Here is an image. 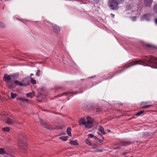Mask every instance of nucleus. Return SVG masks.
I'll use <instances>...</instances> for the list:
<instances>
[{
  "label": "nucleus",
  "mask_w": 157,
  "mask_h": 157,
  "mask_svg": "<svg viewBox=\"0 0 157 157\" xmlns=\"http://www.w3.org/2000/svg\"><path fill=\"white\" fill-rule=\"evenodd\" d=\"M124 0H109L108 5L109 8L112 10H116L119 8V5L124 3Z\"/></svg>",
  "instance_id": "1"
},
{
  "label": "nucleus",
  "mask_w": 157,
  "mask_h": 157,
  "mask_svg": "<svg viewBox=\"0 0 157 157\" xmlns=\"http://www.w3.org/2000/svg\"><path fill=\"white\" fill-rule=\"evenodd\" d=\"M86 120L87 122H86L84 119L81 118L79 121V124L84 125L86 129L90 128L93 126L92 119L90 117L88 116L86 117Z\"/></svg>",
  "instance_id": "2"
},
{
  "label": "nucleus",
  "mask_w": 157,
  "mask_h": 157,
  "mask_svg": "<svg viewBox=\"0 0 157 157\" xmlns=\"http://www.w3.org/2000/svg\"><path fill=\"white\" fill-rule=\"evenodd\" d=\"M144 59L145 62L152 64L154 68H157V62L156 61L157 60V58L151 56H146Z\"/></svg>",
  "instance_id": "3"
},
{
  "label": "nucleus",
  "mask_w": 157,
  "mask_h": 157,
  "mask_svg": "<svg viewBox=\"0 0 157 157\" xmlns=\"http://www.w3.org/2000/svg\"><path fill=\"white\" fill-rule=\"evenodd\" d=\"M26 139L25 138H24L22 137L21 138H20L18 140V146L19 147H23L25 144H26L25 143Z\"/></svg>",
  "instance_id": "4"
},
{
  "label": "nucleus",
  "mask_w": 157,
  "mask_h": 157,
  "mask_svg": "<svg viewBox=\"0 0 157 157\" xmlns=\"http://www.w3.org/2000/svg\"><path fill=\"white\" fill-rule=\"evenodd\" d=\"M51 25H52L53 29L55 32L58 33L60 32V28L59 26L56 24L51 23Z\"/></svg>",
  "instance_id": "5"
},
{
  "label": "nucleus",
  "mask_w": 157,
  "mask_h": 157,
  "mask_svg": "<svg viewBox=\"0 0 157 157\" xmlns=\"http://www.w3.org/2000/svg\"><path fill=\"white\" fill-rule=\"evenodd\" d=\"M16 121L14 118L12 119L10 118H6L5 120V123L9 125L12 124L13 123L15 122Z\"/></svg>",
  "instance_id": "6"
},
{
  "label": "nucleus",
  "mask_w": 157,
  "mask_h": 157,
  "mask_svg": "<svg viewBox=\"0 0 157 157\" xmlns=\"http://www.w3.org/2000/svg\"><path fill=\"white\" fill-rule=\"evenodd\" d=\"M18 76V75L17 74H13L10 75V82H14L15 80L17 78Z\"/></svg>",
  "instance_id": "7"
},
{
  "label": "nucleus",
  "mask_w": 157,
  "mask_h": 157,
  "mask_svg": "<svg viewBox=\"0 0 157 157\" xmlns=\"http://www.w3.org/2000/svg\"><path fill=\"white\" fill-rule=\"evenodd\" d=\"M153 2L152 0H144V4L145 6L150 7Z\"/></svg>",
  "instance_id": "8"
},
{
  "label": "nucleus",
  "mask_w": 157,
  "mask_h": 157,
  "mask_svg": "<svg viewBox=\"0 0 157 157\" xmlns=\"http://www.w3.org/2000/svg\"><path fill=\"white\" fill-rule=\"evenodd\" d=\"M10 75H8L6 74H4V76L3 77V80L7 83L9 82V81L10 82Z\"/></svg>",
  "instance_id": "9"
},
{
  "label": "nucleus",
  "mask_w": 157,
  "mask_h": 157,
  "mask_svg": "<svg viewBox=\"0 0 157 157\" xmlns=\"http://www.w3.org/2000/svg\"><path fill=\"white\" fill-rule=\"evenodd\" d=\"M134 64H132L131 66H133L136 64H141L144 65H145V63L144 61L141 60H136L134 62Z\"/></svg>",
  "instance_id": "10"
},
{
  "label": "nucleus",
  "mask_w": 157,
  "mask_h": 157,
  "mask_svg": "<svg viewBox=\"0 0 157 157\" xmlns=\"http://www.w3.org/2000/svg\"><path fill=\"white\" fill-rule=\"evenodd\" d=\"M98 146L96 145L95 144H94L92 145V148L94 149V151L96 152H101L102 150H99L98 149Z\"/></svg>",
  "instance_id": "11"
},
{
  "label": "nucleus",
  "mask_w": 157,
  "mask_h": 157,
  "mask_svg": "<svg viewBox=\"0 0 157 157\" xmlns=\"http://www.w3.org/2000/svg\"><path fill=\"white\" fill-rule=\"evenodd\" d=\"M98 130L103 135H105L106 133V132L104 131L103 127L102 126H100L98 128Z\"/></svg>",
  "instance_id": "12"
},
{
  "label": "nucleus",
  "mask_w": 157,
  "mask_h": 157,
  "mask_svg": "<svg viewBox=\"0 0 157 157\" xmlns=\"http://www.w3.org/2000/svg\"><path fill=\"white\" fill-rule=\"evenodd\" d=\"M150 15V14H146L143 16L142 19L143 20H149Z\"/></svg>",
  "instance_id": "13"
},
{
  "label": "nucleus",
  "mask_w": 157,
  "mask_h": 157,
  "mask_svg": "<svg viewBox=\"0 0 157 157\" xmlns=\"http://www.w3.org/2000/svg\"><path fill=\"white\" fill-rule=\"evenodd\" d=\"M35 92L33 91L31 93H29L27 94L26 96L27 97H30V98H33L35 95Z\"/></svg>",
  "instance_id": "14"
},
{
  "label": "nucleus",
  "mask_w": 157,
  "mask_h": 157,
  "mask_svg": "<svg viewBox=\"0 0 157 157\" xmlns=\"http://www.w3.org/2000/svg\"><path fill=\"white\" fill-rule=\"evenodd\" d=\"M122 144L124 145H128L131 143L129 140H124L121 142Z\"/></svg>",
  "instance_id": "15"
},
{
  "label": "nucleus",
  "mask_w": 157,
  "mask_h": 157,
  "mask_svg": "<svg viewBox=\"0 0 157 157\" xmlns=\"http://www.w3.org/2000/svg\"><path fill=\"white\" fill-rule=\"evenodd\" d=\"M13 82H8L7 86L9 89H12L14 88V86L13 85L12 83Z\"/></svg>",
  "instance_id": "16"
},
{
  "label": "nucleus",
  "mask_w": 157,
  "mask_h": 157,
  "mask_svg": "<svg viewBox=\"0 0 157 157\" xmlns=\"http://www.w3.org/2000/svg\"><path fill=\"white\" fill-rule=\"evenodd\" d=\"M70 144L71 145H78L77 141L76 140L71 141L70 142Z\"/></svg>",
  "instance_id": "17"
},
{
  "label": "nucleus",
  "mask_w": 157,
  "mask_h": 157,
  "mask_svg": "<svg viewBox=\"0 0 157 157\" xmlns=\"http://www.w3.org/2000/svg\"><path fill=\"white\" fill-rule=\"evenodd\" d=\"M14 84L17 85H19L20 86H22L23 85V84L22 83L17 80L14 81Z\"/></svg>",
  "instance_id": "18"
},
{
  "label": "nucleus",
  "mask_w": 157,
  "mask_h": 157,
  "mask_svg": "<svg viewBox=\"0 0 157 157\" xmlns=\"http://www.w3.org/2000/svg\"><path fill=\"white\" fill-rule=\"evenodd\" d=\"M71 129L70 128L68 127L67 128V132L68 135L69 136H71Z\"/></svg>",
  "instance_id": "19"
},
{
  "label": "nucleus",
  "mask_w": 157,
  "mask_h": 157,
  "mask_svg": "<svg viewBox=\"0 0 157 157\" xmlns=\"http://www.w3.org/2000/svg\"><path fill=\"white\" fill-rule=\"evenodd\" d=\"M67 136H63L60 137L59 139L63 141H65L67 140Z\"/></svg>",
  "instance_id": "20"
},
{
  "label": "nucleus",
  "mask_w": 157,
  "mask_h": 157,
  "mask_svg": "<svg viewBox=\"0 0 157 157\" xmlns=\"http://www.w3.org/2000/svg\"><path fill=\"white\" fill-rule=\"evenodd\" d=\"M2 130L3 131L8 132L10 130V128L8 127H4L2 128Z\"/></svg>",
  "instance_id": "21"
},
{
  "label": "nucleus",
  "mask_w": 157,
  "mask_h": 157,
  "mask_svg": "<svg viewBox=\"0 0 157 157\" xmlns=\"http://www.w3.org/2000/svg\"><path fill=\"white\" fill-rule=\"evenodd\" d=\"M85 142L87 144H88L90 146L91 145V142L88 139H86L85 140Z\"/></svg>",
  "instance_id": "22"
},
{
  "label": "nucleus",
  "mask_w": 157,
  "mask_h": 157,
  "mask_svg": "<svg viewBox=\"0 0 157 157\" xmlns=\"http://www.w3.org/2000/svg\"><path fill=\"white\" fill-rule=\"evenodd\" d=\"M30 78H31V83L33 84H36V80L34 79L31 77Z\"/></svg>",
  "instance_id": "23"
},
{
  "label": "nucleus",
  "mask_w": 157,
  "mask_h": 157,
  "mask_svg": "<svg viewBox=\"0 0 157 157\" xmlns=\"http://www.w3.org/2000/svg\"><path fill=\"white\" fill-rule=\"evenodd\" d=\"M151 106L152 105H146V104H145V105L144 106H142L141 107V108L143 109L147 108Z\"/></svg>",
  "instance_id": "24"
},
{
  "label": "nucleus",
  "mask_w": 157,
  "mask_h": 157,
  "mask_svg": "<svg viewBox=\"0 0 157 157\" xmlns=\"http://www.w3.org/2000/svg\"><path fill=\"white\" fill-rule=\"evenodd\" d=\"M40 123L42 126L43 127H45L46 126L45 123L43 121L41 120H40Z\"/></svg>",
  "instance_id": "25"
},
{
  "label": "nucleus",
  "mask_w": 157,
  "mask_h": 157,
  "mask_svg": "<svg viewBox=\"0 0 157 157\" xmlns=\"http://www.w3.org/2000/svg\"><path fill=\"white\" fill-rule=\"evenodd\" d=\"M16 96H17V94H16L13 93H11V98L12 99L16 97Z\"/></svg>",
  "instance_id": "26"
},
{
  "label": "nucleus",
  "mask_w": 157,
  "mask_h": 157,
  "mask_svg": "<svg viewBox=\"0 0 157 157\" xmlns=\"http://www.w3.org/2000/svg\"><path fill=\"white\" fill-rule=\"evenodd\" d=\"M17 100H22V101H27L28 100L26 98H17Z\"/></svg>",
  "instance_id": "27"
},
{
  "label": "nucleus",
  "mask_w": 157,
  "mask_h": 157,
  "mask_svg": "<svg viewBox=\"0 0 157 157\" xmlns=\"http://www.w3.org/2000/svg\"><path fill=\"white\" fill-rule=\"evenodd\" d=\"M40 71L39 70H37V71L36 74V75L37 77H39L40 76Z\"/></svg>",
  "instance_id": "28"
},
{
  "label": "nucleus",
  "mask_w": 157,
  "mask_h": 157,
  "mask_svg": "<svg viewBox=\"0 0 157 157\" xmlns=\"http://www.w3.org/2000/svg\"><path fill=\"white\" fill-rule=\"evenodd\" d=\"M5 153L4 150L3 148H0V154H3Z\"/></svg>",
  "instance_id": "29"
},
{
  "label": "nucleus",
  "mask_w": 157,
  "mask_h": 157,
  "mask_svg": "<svg viewBox=\"0 0 157 157\" xmlns=\"http://www.w3.org/2000/svg\"><path fill=\"white\" fill-rule=\"evenodd\" d=\"M144 111H141L137 113L136 115L137 116L140 115L141 114H143V113H144Z\"/></svg>",
  "instance_id": "30"
},
{
  "label": "nucleus",
  "mask_w": 157,
  "mask_h": 157,
  "mask_svg": "<svg viewBox=\"0 0 157 157\" xmlns=\"http://www.w3.org/2000/svg\"><path fill=\"white\" fill-rule=\"evenodd\" d=\"M71 93H70L69 92H67L66 93H65L62 94V95L61 96L63 95L64 94H65L66 95H69V96H70L69 95V94H71Z\"/></svg>",
  "instance_id": "31"
},
{
  "label": "nucleus",
  "mask_w": 157,
  "mask_h": 157,
  "mask_svg": "<svg viewBox=\"0 0 157 157\" xmlns=\"http://www.w3.org/2000/svg\"><path fill=\"white\" fill-rule=\"evenodd\" d=\"M147 103V102H142L141 103L140 105L142 107V106H144Z\"/></svg>",
  "instance_id": "32"
},
{
  "label": "nucleus",
  "mask_w": 157,
  "mask_h": 157,
  "mask_svg": "<svg viewBox=\"0 0 157 157\" xmlns=\"http://www.w3.org/2000/svg\"><path fill=\"white\" fill-rule=\"evenodd\" d=\"M94 136L92 134H89L88 135L89 137L91 138H93V137H94Z\"/></svg>",
  "instance_id": "33"
},
{
  "label": "nucleus",
  "mask_w": 157,
  "mask_h": 157,
  "mask_svg": "<svg viewBox=\"0 0 157 157\" xmlns=\"http://www.w3.org/2000/svg\"><path fill=\"white\" fill-rule=\"evenodd\" d=\"M154 11H155L157 13V5H156L154 7Z\"/></svg>",
  "instance_id": "34"
},
{
  "label": "nucleus",
  "mask_w": 157,
  "mask_h": 157,
  "mask_svg": "<svg viewBox=\"0 0 157 157\" xmlns=\"http://www.w3.org/2000/svg\"><path fill=\"white\" fill-rule=\"evenodd\" d=\"M146 46L148 47H152L153 46L150 44H147L146 45Z\"/></svg>",
  "instance_id": "35"
},
{
  "label": "nucleus",
  "mask_w": 157,
  "mask_h": 157,
  "mask_svg": "<svg viewBox=\"0 0 157 157\" xmlns=\"http://www.w3.org/2000/svg\"><path fill=\"white\" fill-rule=\"evenodd\" d=\"M132 20L134 21H135L136 20V17H132Z\"/></svg>",
  "instance_id": "36"
},
{
  "label": "nucleus",
  "mask_w": 157,
  "mask_h": 157,
  "mask_svg": "<svg viewBox=\"0 0 157 157\" xmlns=\"http://www.w3.org/2000/svg\"><path fill=\"white\" fill-rule=\"evenodd\" d=\"M93 138L95 139V140H97L98 139V138L96 136H94V137H93Z\"/></svg>",
  "instance_id": "37"
},
{
  "label": "nucleus",
  "mask_w": 157,
  "mask_h": 157,
  "mask_svg": "<svg viewBox=\"0 0 157 157\" xmlns=\"http://www.w3.org/2000/svg\"><path fill=\"white\" fill-rule=\"evenodd\" d=\"M110 15H111V17L113 18H114V15L112 14V13H111L110 14Z\"/></svg>",
  "instance_id": "38"
},
{
  "label": "nucleus",
  "mask_w": 157,
  "mask_h": 157,
  "mask_svg": "<svg viewBox=\"0 0 157 157\" xmlns=\"http://www.w3.org/2000/svg\"><path fill=\"white\" fill-rule=\"evenodd\" d=\"M155 21L156 24H157V18L155 19Z\"/></svg>",
  "instance_id": "39"
},
{
  "label": "nucleus",
  "mask_w": 157,
  "mask_h": 157,
  "mask_svg": "<svg viewBox=\"0 0 157 157\" xmlns=\"http://www.w3.org/2000/svg\"><path fill=\"white\" fill-rule=\"evenodd\" d=\"M97 140H98L99 142H101V140L100 139H99L98 138V139Z\"/></svg>",
  "instance_id": "40"
},
{
  "label": "nucleus",
  "mask_w": 157,
  "mask_h": 157,
  "mask_svg": "<svg viewBox=\"0 0 157 157\" xmlns=\"http://www.w3.org/2000/svg\"><path fill=\"white\" fill-rule=\"evenodd\" d=\"M107 131L109 132H111V131L109 129H108Z\"/></svg>",
  "instance_id": "41"
},
{
  "label": "nucleus",
  "mask_w": 157,
  "mask_h": 157,
  "mask_svg": "<svg viewBox=\"0 0 157 157\" xmlns=\"http://www.w3.org/2000/svg\"><path fill=\"white\" fill-rule=\"evenodd\" d=\"M33 75H34V74H31L30 75V76H33Z\"/></svg>",
  "instance_id": "42"
},
{
  "label": "nucleus",
  "mask_w": 157,
  "mask_h": 157,
  "mask_svg": "<svg viewBox=\"0 0 157 157\" xmlns=\"http://www.w3.org/2000/svg\"><path fill=\"white\" fill-rule=\"evenodd\" d=\"M120 148V147H118L115 148H114V149H117V148Z\"/></svg>",
  "instance_id": "43"
},
{
  "label": "nucleus",
  "mask_w": 157,
  "mask_h": 157,
  "mask_svg": "<svg viewBox=\"0 0 157 157\" xmlns=\"http://www.w3.org/2000/svg\"><path fill=\"white\" fill-rule=\"evenodd\" d=\"M1 23L0 22V25H1Z\"/></svg>",
  "instance_id": "44"
}]
</instances>
